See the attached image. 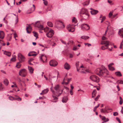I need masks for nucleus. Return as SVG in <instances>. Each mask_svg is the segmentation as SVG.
I'll use <instances>...</instances> for the list:
<instances>
[{
    "label": "nucleus",
    "mask_w": 123,
    "mask_h": 123,
    "mask_svg": "<svg viewBox=\"0 0 123 123\" xmlns=\"http://www.w3.org/2000/svg\"><path fill=\"white\" fill-rule=\"evenodd\" d=\"M34 26L35 27L38 28L40 30H44L45 32H48L50 30L49 29V28L47 27H46L45 28H44L43 26L40 24L39 21H37L35 23V24L34 25Z\"/></svg>",
    "instance_id": "nucleus-1"
},
{
    "label": "nucleus",
    "mask_w": 123,
    "mask_h": 123,
    "mask_svg": "<svg viewBox=\"0 0 123 123\" xmlns=\"http://www.w3.org/2000/svg\"><path fill=\"white\" fill-rule=\"evenodd\" d=\"M54 89L56 91V95L57 96H59L62 93V90H61L60 89V86L59 84H57L54 87Z\"/></svg>",
    "instance_id": "nucleus-2"
},
{
    "label": "nucleus",
    "mask_w": 123,
    "mask_h": 123,
    "mask_svg": "<svg viewBox=\"0 0 123 123\" xmlns=\"http://www.w3.org/2000/svg\"><path fill=\"white\" fill-rule=\"evenodd\" d=\"M90 79L93 81L96 82H98L99 81V78L95 75H92L90 77Z\"/></svg>",
    "instance_id": "nucleus-3"
},
{
    "label": "nucleus",
    "mask_w": 123,
    "mask_h": 123,
    "mask_svg": "<svg viewBox=\"0 0 123 123\" xmlns=\"http://www.w3.org/2000/svg\"><path fill=\"white\" fill-rule=\"evenodd\" d=\"M19 75L25 77L27 75V72L26 69H23L20 70L19 73Z\"/></svg>",
    "instance_id": "nucleus-4"
},
{
    "label": "nucleus",
    "mask_w": 123,
    "mask_h": 123,
    "mask_svg": "<svg viewBox=\"0 0 123 123\" xmlns=\"http://www.w3.org/2000/svg\"><path fill=\"white\" fill-rule=\"evenodd\" d=\"M99 72L100 74L99 75H102L105 74L108 75L109 74L108 71L105 68L103 70H100Z\"/></svg>",
    "instance_id": "nucleus-5"
},
{
    "label": "nucleus",
    "mask_w": 123,
    "mask_h": 123,
    "mask_svg": "<svg viewBox=\"0 0 123 123\" xmlns=\"http://www.w3.org/2000/svg\"><path fill=\"white\" fill-rule=\"evenodd\" d=\"M67 29L69 32H73L74 31L75 28L72 25H69L67 26Z\"/></svg>",
    "instance_id": "nucleus-6"
},
{
    "label": "nucleus",
    "mask_w": 123,
    "mask_h": 123,
    "mask_svg": "<svg viewBox=\"0 0 123 123\" xmlns=\"http://www.w3.org/2000/svg\"><path fill=\"white\" fill-rule=\"evenodd\" d=\"M81 28L83 30H88L90 28V27L89 25L85 24H83L81 25Z\"/></svg>",
    "instance_id": "nucleus-7"
},
{
    "label": "nucleus",
    "mask_w": 123,
    "mask_h": 123,
    "mask_svg": "<svg viewBox=\"0 0 123 123\" xmlns=\"http://www.w3.org/2000/svg\"><path fill=\"white\" fill-rule=\"evenodd\" d=\"M49 64L51 66L55 67L57 65L58 63L55 60H52L49 62Z\"/></svg>",
    "instance_id": "nucleus-8"
},
{
    "label": "nucleus",
    "mask_w": 123,
    "mask_h": 123,
    "mask_svg": "<svg viewBox=\"0 0 123 123\" xmlns=\"http://www.w3.org/2000/svg\"><path fill=\"white\" fill-rule=\"evenodd\" d=\"M54 34V31L52 30H50L46 33L47 36L49 37H51Z\"/></svg>",
    "instance_id": "nucleus-9"
},
{
    "label": "nucleus",
    "mask_w": 123,
    "mask_h": 123,
    "mask_svg": "<svg viewBox=\"0 0 123 123\" xmlns=\"http://www.w3.org/2000/svg\"><path fill=\"white\" fill-rule=\"evenodd\" d=\"M110 42L108 41H101V44L102 45L105 44V46L106 47L107 46L110 44Z\"/></svg>",
    "instance_id": "nucleus-10"
},
{
    "label": "nucleus",
    "mask_w": 123,
    "mask_h": 123,
    "mask_svg": "<svg viewBox=\"0 0 123 123\" xmlns=\"http://www.w3.org/2000/svg\"><path fill=\"white\" fill-rule=\"evenodd\" d=\"M58 25V26L59 27L63 28L64 27V25L63 24V23L61 21H57Z\"/></svg>",
    "instance_id": "nucleus-11"
},
{
    "label": "nucleus",
    "mask_w": 123,
    "mask_h": 123,
    "mask_svg": "<svg viewBox=\"0 0 123 123\" xmlns=\"http://www.w3.org/2000/svg\"><path fill=\"white\" fill-rule=\"evenodd\" d=\"M18 59L19 60H21L22 61H24L25 57L21 53H19L18 55Z\"/></svg>",
    "instance_id": "nucleus-12"
},
{
    "label": "nucleus",
    "mask_w": 123,
    "mask_h": 123,
    "mask_svg": "<svg viewBox=\"0 0 123 123\" xmlns=\"http://www.w3.org/2000/svg\"><path fill=\"white\" fill-rule=\"evenodd\" d=\"M82 15V17L84 19H86L88 18L89 17V15L88 14V12L87 13L86 12L85 14H81Z\"/></svg>",
    "instance_id": "nucleus-13"
},
{
    "label": "nucleus",
    "mask_w": 123,
    "mask_h": 123,
    "mask_svg": "<svg viewBox=\"0 0 123 123\" xmlns=\"http://www.w3.org/2000/svg\"><path fill=\"white\" fill-rule=\"evenodd\" d=\"M86 12H87V13L88 12V11L86 8H82L80 12V13L81 14H85Z\"/></svg>",
    "instance_id": "nucleus-14"
},
{
    "label": "nucleus",
    "mask_w": 123,
    "mask_h": 123,
    "mask_svg": "<svg viewBox=\"0 0 123 123\" xmlns=\"http://www.w3.org/2000/svg\"><path fill=\"white\" fill-rule=\"evenodd\" d=\"M91 9L92 10V11H91V13L92 15H95L98 12L97 10L93 9L92 8H91Z\"/></svg>",
    "instance_id": "nucleus-15"
},
{
    "label": "nucleus",
    "mask_w": 123,
    "mask_h": 123,
    "mask_svg": "<svg viewBox=\"0 0 123 123\" xmlns=\"http://www.w3.org/2000/svg\"><path fill=\"white\" fill-rule=\"evenodd\" d=\"M64 68L68 70L70 68V66L68 63L66 62L65 64Z\"/></svg>",
    "instance_id": "nucleus-16"
},
{
    "label": "nucleus",
    "mask_w": 123,
    "mask_h": 123,
    "mask_svg": "<svg viewBox=\"0 0 123 123\" xmlns=\"http://www.w3.org/2000/svg\"><path fill=\"white\" fill-rule=\"evenodd\" d=\"M56 97H57L56 96H55V95H54L53 94L52 95V97L53 98L54 100L52 101L53 102H56L57 101V100L58 99V98Z\"/></svg>",
    "instance_id": "nucleus-17"
},
{
    "label": "nucleus",
    "mask_w": 123,
    "mask_h": 123,
    "mask_svg": "<svg viewBox=\"0 0 123 123\" xmlns=\"http://www.w3.org/2000/svg\"><path fill=\"white\" fill-rule=\"evenodd\" d=\"M118 34L121 37L123 38V28L119 31Z\"/></svg>",
    "instance_id": "nucleus-18"
},
{
    "label": "nucleus",
    "mask_w": 123,
    "mask_h": 123,
    "mask_svg": "<svg viewBox=\"0 0 123 123\" xmlns=\"http://www.w3.org/2000/svg\"><path fill=\"white\" fill-rule=\"evenodd\" d=\"M4 37V33L2 31H0V38L3 39Z\"/></svg>",
    "instance_id": "nucleus-19"
},
{
    "label": "nucleus",
    "mask_w": 123,
    "mask_h": 123,
    "mask_svg": "<svg viewBox=\"0 0 123 123\" xmlns=\"http://www.w3.org/2000/svg\"><path fill=\"white\" fill-rule=\"evenodd\" d=\"M35 8H29L28 10V11L27 12V13H30L32 12L34 10Z\"/></svg>",
    "instance_id": "nucleus-20"
},
{
    "label": "nucleus",
    "mask_w": 123,
    "mask_h": 123,
    "mask_svg": "<svg viewBox=\"0 0 123 123\" xmlns=\"http://www.w3.org/2000/svg\"><path fill=\"white\" fill-rule=\"evenodd\" d=\"M68 100V98L67 97L64 96L63 97L62 100L63 103H66Z\"/></svg>",
    "instance_id": "nucleus-21"
},
{
    "label": "nucleus",
    "mask_w": 123,
    "mask_h": 123,
    "mask_svg": "<svg viewBox=\"0 0 123 123\" xmlns=\"http://www.w3.org/2000/svg\"><path fill=\"white\" fill-rule=\"evenodd\" d=\"M28 26V27H27L26 28V30L27 31V32L28 33H30L31 32L28 30V29L30 30H31L32 27L30 25H29Z\"/></svg>",
    "instance_id": "nucleus-22"
},
{
    "label": "nucleus",
    "mask_w": 123,
    "mask_h": 123,
    "mask_svg": "<svg viewBox=\"0 0 123 123\" xmlns=\"http://www.w3.org/2000/svg\"><path fill=\"white\" fill-rule=\"evenodd\" d=\"M4 53L8 56H10L11 55V53L9 52L5 51L4 52Z\"/></svg>",
    "instance_id": "nucleus-23"
},
{
    "label": "nucleus",
    "mask_w": 123,
    "mask_h": 123,
    "mask_svg": "<svg viewBox=\"0 0 123 123\" xmlns=\"http://www.w3.org/2000/svg\"><path fill=\"white\" fill-rule=\"evenodd\" d=\"M28 69L31 73H33L34 69L32 67L28 66Z\"/></svg>",
    "instance_id": "nucleus-24"
},
{
    "label": "nucleus",
    "mask_w": 123,
    "mask_h": 123,
    "mask_svg": "<svg viewBox=\"0 0 123 123\" xmlns=\"http://www.w3.org/2000/svg\"><path fill=\"white\" fill-rule=\"evenodd\" d=\"M4 83L5 85L7 86L9 83V81L7 79H5L4 80Z\"/></svg>",
    "instance_id": "nucleus-25"
},
{
    "label": "nucleus",
    "mask_w": 123,
    "mask_h": 123,
    "mask_svg": "<svg viewBox=\"0 0 123 123\" xmlns=\"http://www.w3.org/2000/svg\"><path fill=\"white\" fill-rule=\"evenodd\" d=\"M115 74L118 76H122V74L121 72L119 71H117L115 73Z\"/></svg>",
    "instance_id": "nucleus-26"
},
{
    "label": "nucleus",
    "mask_w": 123,
    "mask_h": 123,
    "mask_svg": "<svg viewBox=\"0 0 123 123\" xmlns=\"http://www.w3.org/2000/svg\"><path fill=\"white\" fill-rule=\"evenodd\" d=\"M81 38L82 39L86 40L89 38V37L88 36H82L81 37Z\"/></svg>",
    "instance_id": "nucleus-27"
},
{
    "label": "nucleus",
    "mask_w": 123,
    "mask_h": 123,
    "mask_svg": "<svg viewBox=\"0 0 123 123\" xmlns=\"http://www.w3.org/2000/svg\"><path fill=\"white\" fill-rule=\"evenodd\" d=\"M5 90V88L1 83H0V91H3Z\"/></svg>",
    "instance_id": "nucleus-28"
},
{
    "label": "nucleus",
    "mask_w": 123,
    "mask_h": 123,
    "mask_svg": "<svg viewBox=\"0 0 123 123\" xmlns=\"http://www.w3.org/2000/svg\"><path fill=\"white\" fill-rule=\"evenodd\" d=\"M50 90L52 92L53 94L55 95H55H56V92H55L53 89V86H52L51 87Z\"/></svg>",
    "instance_id": "nucleus-29"
},
{
    "label": "nucleus",
    "mask_w": 123,
    "mask_h": 123,
    "mask_svg": "<svg viewBox=\"0 0 123 123\" xmlns=\"http://www.w3.org/2000/svg\"><path fill=\"white\" fill-rule=\"evenodd\" d=\"M67 74H66L65 76V78L64 79V81L65 80H67L68 81V82L69 83L70 81L71 80V78H70L68 79L67 78Z\"/></svg>",
    "instance_id": "nucleus-30"
},
{
    "label": "nucleus",
    "mask_w": 123,
    "mask_h": 123,
    "mask_svg": "<svg viewBox=\"0 0 123 123\" xmlns=\"http://www.w3.org/2000/svg\"><path fill=\"white\" fill-rule=\"evenodd\" d=\"M15 96L17 97V98H15V100H17L18 101H20L21 100V98L18 96L15 95Z\"/></svg>",
    "instance_id": "nucleus-31"
},
{
    "label": "nucleus",
    "mask_w": 123,
    "mask_h": 123,
    "mask_svg": "<svg viewBox=\"0 0 123 123\" xmlns=\"http://www.w3.org/2000/svg\"><path fill=\"white\" fill-rule=\"evenodd\" d=\"M49 91L48 88H47L46 89H45L44 90L42 91L43 92V93L44 94L46 93Z\"/></svg>",
    "instance_id": "nucleus-32"
},
{
    "label": "nucleus",
    "mask_w": 123,
    "mask_h": 123,
    "mask_svg": "<svg viewBox=\"0 0 123 123\" xmlns=\"http://www.w3.org/2000/svg\"><path fill=\"white\" fill-rule=\"evenodd\" d=\"M16 66V67H17L18 68H20L21 66V64L19 62H18L17 63Z\"/></svg>",
    "instance_id": "nucleus-33"
},
{
    "label": "nucleus",
    "mask_w": 123,
    "mask_h": 123,
    "mask_svg": "<svg viewBox=\"0 0 123 123\" xmlns=\"http://www.w3.org/2000/svg\"><path fill=\"white\" fill-rule=\"evenodd\" d=\"M47 25L50 27H52L53 26V24L52 23L50 22H48L47 23Z\"/></svg>",
    "instance_id": "nucleus-34"
},
{
    "label": "nucleus",
    "mask_w": 123,
    "mask_h": 123,
    "mask_svg": "<svg viewBox=\"0 0 123 123\" xmlns=\"http://www.w3.org/2000/svg\"><path fill=\"white\" fill-rule=\"evenodd\" d=\"M9 99L11 100H15V98L13 97L10 96L8 97Z\"/></svg>",
    "instance_id": "nucleus-35"
},
{
    "label": "nucleus",
    "mask_w": 123,
    "mask_h": 123,
    "mask_svg": "<svg viewBox=\"0 0 123 123\" xmlns=\"http://www.w3.org/2000/svg\"><path fill=\"white\" fill-rule=\"evenodd\" d=\"M33 32L34 34V36L36 37V39H37L38 37L37 33L35 31H33Z\"/></svg>",
    "instance_id": "nucleus-36"
},
{
    "label": "nucleus",
    "mask_w": 123,
    "mask_h": 123,
    "mask_svg": "<svg viewBox=\"0 0 123 123\" xmlns=\"http://www.w3.org/2000/svg\"><path fill=\"white\" fill-rule=\"evenodd\" d=\"M33 52L35 53V52H31L28 53V55L29 56H34V54H31V53H33Z\"/></svg>",
    "instance_id": "nucleus-37"
},
{
    "label": "nucleus",
    "mask_w": 123,
    "mask_h": 123,
    "mask_svg": "<svg viewBox=\"0 0 123 123\" xmlns=\"http://www.w3.org/2000/svg\"><path fill=\"white\" fill-rule=\"evenodd\" d=\"M109 69L113 71L115 70V68L113 67L109 66L108 67Z\"/></svg>",
    "instance_id": "nucleus-38"
},
{
    "label": "nucleus",
    "mask_w": 123,
    "mask_h": 123,
    "mask_svg": "<svg viewBox=\"0 0 123 123\" xmlns=\"http://www.w3.org/2000/svg\"><path fill=\"white\" fill-rule=\"evenodd\" d=\"M43 3L45 5H47L48 4V2L47 0H43Z\"/></svg>",
    "instance_id": "nucleus-39"
},
{
    "label": "nucleus",
    "mask_w": 123,
    "mask_h": 123,
    "mask_svg": "<svg viewBox=\"0 0 123 123\" xmlns=\"http://www.w3.org/2000/svg\"><path fill=\"white\" fill-rule=\"evenodd\" d=\"M76 18L75 17H74L73 19L72 20V22H74L75 23L76 22Z\"/></svg>",
    "instance_id": "nucleus-40"
},
{
    "label": "nucleus",
    "mask_w": 123,
    "mask_h": 123,
    "mask_svg": "<svg viewBox=\"0 0 123 123\" xmlns=\"http://www.w3.org/2000/svg\"><path fill=\"white\" fill-rule=\"evenodd\" d=\"M97 93V91L96 90H94L93 92L92 93V94H93L94 95H96Z\"/></svg>",
    "instance_id": "nucleus-41"
},
{
    "label": "nucleus",
    "mask_w": 123,
    "mask_h": 123,
    "mask_svg": "<svg viewBox=\"0 0 123 123\" xmlns=\"http://www.w3.org/2000/svg\"><path fill=\"white\" fill-rule=\"evenodd\" d=\"M113 12V11H111L109 13V17L110 18L111 17V16L112 15V13Z\"/></svg>",
    "instance_id": "nucleus-42"
},
{
    "label": "nucleus",
    "mask_w": 123,
    "mask_h": 123,
    "mask_svg": "<svg viewBox=\"0 0 123 123\" xmlns=\"http://www.w3.org/2000/svg\"><path fill=\"white\" fill-rule=\"evenodd\" d=\"M100 97V95H98L96 97V98H95V100L96 101H97L98 100V99Z\"/></svg>",
    "instance_id": "nucleus-43"
},
{
    "label": "nucleus",
    "mask_w": 123,
    "mask_h": 123,
    "mask_svg": "<svg viewBox=\"0 0 123 123\" xmlns=\"http://www.w3.org/2000/svg\"><path fill=\"white\" fill-rule=\"evenodd\" d=\"M105 16H103L102 18V19H101V23H102L105 20Z\"/></svg>",
    "instance_id": "nucleus-44"
},
{
    "label": "nucleus",
    "mask_w": 123,
    "mask_h": 123,
    "mask_svg": "<svg viewBox=\"0 0 123 123\" xmlns=\"http://www.w3.org/2000/svg\"><path fill=\"white\" fill-rule=\"evenodd\" d=\"M79 62H77L76 63V66L77 68H78L79 65Z\"/></svg>",
    "instance_id": "nucleus-45"
},
{
    "label": "nucleus",
    "mask_w": 123,
    "mask_h": 123,
    "mask_svg": "<svg viewBox=\"0 0 123 123\" xmlns=\"http://www.w3.org/2000/svg\"><path fill=\"white\" fill-rule=\"evenodd\" d=\"M44 56L43 55H41V56H40V59L41 61L43 62H44L43 60V59H42V57Z\"/></svg>",
    "instance_id": "nucleus-46"
},
{
    "label": "nucleus",
    "mask_w": 123,
    "mask_h": 123,
    "mask_svg": "<svg viewBox=\"0 0 123 123\" xmlns=\"http://www.w3.org/2000/svg\"><path fill=\"white\" fill-rule=\"evenodd\" d=\"M10 60L13 62L15 61H16V57H14L12 58Z\"/></svg>",
    "instance_id": "nucleus-47"
},
{
    "label": "nucleus",
    "mask_w": 123,
    "mask_h": 123,
    "mask_svg": "<svg viewBox=\"0 0 123 123\" xmlns=\"http://www.w3.org/2000/svg\"><path fill=\"white\" fill-rule=\"evenodd\" d=\"M100 111L101 112L103 113L106 111V110L105 109L104 110L103 109H101Z\"/></svg>",
    "instance_id": "nucleus-48"
},
{
    "label": "nucleus",
    "mask_w": 123,
    "mask_h": 123,
    "mask_svg": "<svg viewBox=\"0 0 123 123\" xmlns=\"http://www.w3.org/2000/svg\"><path fill=\"white\" fill-rule=\"evenodd\" d=\"M101 49L103 50H105L106 49V48H105V46H102L101 47Z\"/></svg>",
    "instance_id": "nucleus-49"
},
{
    "label": "nucleus",
    "mask_w": 123,
    "mask_h": 123,
    "mask_svg": "<svg viewBox=\"0 0 123 123\" xmlns=\"http://www.w3.org/2000/svg\"><path fill=\"white\" fill-rule=\"evenodd\" d=\"M118 114V113L117 112H114L113 113V115L114 116H116Z\"/></svg>",
    "instance_id": "nucleus-50"
},
{
    "label": "nucleus",
    "mask_w": 123,
    "mask_h": 123,
    "mask_svg": "<svg viewBox=\"0 0 123 123\" xmlns=\"http://www.w3.org/2000/svg\"><path fill=\"white\" fill-rule=\"evenodd\" d=\"M116 119L117 120V121L119 123H121V121L119 118L117 117L116 118Z\"/></svg>",
    "instance_id": "nucleus-51"
},
{
    "label": "nucleus",
    "mask_w": 123,
    "mask_h": 123,
    "mask_svg": "<svg viewBox=\"0 0 123 123\" xmlns=\"http://www.w3.org/2000/svg\"><path fill=\"white\" fill-rule=\"evenodd\" d=\"M64 88L65 89H66L67 91H69V89L68 87L65 86L64 87Z\"/></svg>",
    "instance_id": "nucleus-52"
},
{
    "label": "nucleus",
    "mask_w": 123,
    "mask_h": 123,
    "mask_svg": "<svg viewBox=\"0 0 123 123\" xmlns=\"http://www.w3.org/2000/svg\"><path fill=\"white\" fill-rule=\"evenodd\" d=\"M70 87H71L70 90L73 91V89L74 88V87L72 86V84H71Z\"/></svg>",
    "instance_id": "nucleus-53"
},
{
    "label": "nucleus",
    "mask_w": 123,
    "mask_h": 123,
    "mask_svg": "<svg viewBox=\"0 0 123 123\" xmlns=\"http://www.w3.org/2000/svg\"><path fill=\"white\" fill-rule=\"evenodd\" d=\"M106 119L105 117L104 116L102 117V120H106Z\"/></svg>",
    "instance_id": "nucleus-54"
},
{
    "label": "nucleus",
    "mask_w": 123,
    "mask_h": 123,
    "mask_svg": "<svg viewBox=\"0 0 123 123\" xmlns=\"http://www.w3.org/2000/svg\"><path fill=\"white\" fill-rule=\"evenodd\" d=\"M13 35H14V37L15 38L16 37H17V35L16 33H14L13 34Z\"/></svg>",
    "instance_id": "nucleus-55"
},
{
    "label": "nucleus",
    "mask_w": 123,
    "mask_h": 123,
    "mask_svg": "<svg viewBox=\"0 0 123 123\" xmlns=\"http://www.w3.org/2000/svg\"><path fill=\"white\" fill-rule=\"evenodd\" d=\"M123 102V100H120V101H119V104L120 105H121L122 104Z\"/></svg>",
    "instance_id": "nucleus-56"
},
{
    "label": "nucleus",
    "mask_w": 123,
    "mask_h": 123,
    "mask_svg": "<svg viewBox=\"0 0 123 123\" xmlns=\"http://www.w3.org/2000/svg\"><path fill=\"white\" fill-rule=\"evenodd\" d=\"M102 39L103 40H104L106 39V37H105L104 36H103L102 37Z\"/></svg>",
    "instance_id": "nucleus-57"
},
{
    "label": "nucleus",
    "mask_w": 123,
    "mask_h": 123,
    "mask_svg": "<svg viewBox=\"0 0 123 123\" xmlns=\"http://www.w3.org/2000/svg\"><path fill=\"white\" fill-rule=\"evenodd\" d=\"M122 46H123V44L122 43V42H121L120 44V49H121L122 48Z\"/></svg>",
    "instance_id": "nucleus-58"
},
{
    "label": "nucleus",
    "mask_w": 123,
    "mask_h": 123,
    "mask_svg": "<svg viewBox=\"0 0 123 123\" xmlns=\"http://www.w3.org/2000/svg\"><path fill=\"white\" fill-rule=\"evenodd\" d=\"M109 120V119L108 118H107L106 119V120L105 121H104V122H102V123H104V122H106L108 121Z\"/></svg>",
    "instance_id": "nucleus-59"
},
{
    "label": "nucleus",
    "mask_w": 123,
    "mask_h": 123,
    "mask_svg": "<svg viewBox=\"0 0 123 123\" xmlns=\"http://www.w3.org/2000/svg\"><path fill=\"white\" fill-rule=\"evenodd\" d=\"M61 42L62 43H63L64 44H65V45H66V43L64 41H63V40H61Z\"/></svg>",
    "instance_id": "nucleus-60"
},
{
    "label": "nucleus",
    "mask_w": 123,
    "mask_h": 123,
    "mask_svg": "<svg viewBox=\"0 0 123 123\" xmlns=\"http://www.w3.org/2000/svg\"><path fill=\"white\" fill-rule=\"evenodd\" d=\"M73 57V55L72 54H69V57L70 58H72Z\"/></svg>",
    "instance_id": "nucleus-61"
},
{
    "label": "nucleus",
    "mask_w": 123,
    "mask_h": 123,
    "mask_svg": "<svg viewBox=\"0 0 123 123\" xmlns=\"http://www.w3.org/2000/svg\"><path fill=\"white\" fill-rule=\"evenodd\" d=\"M113 64H114V63H111L108 65V67L109 66V67L110 66H111V65H113Z\"/></svg>",
    "instance_id": "nucleus-62"
},
{
    "label": "nucleus",
    "mask_w": 123,
    "mask_h": 123,
    "mask_svg": "<svg viewBox=\"0 0 123 123\" xmlns=\"http://www.w3.org/2000/svg\"><path fill=\"white\" fill-rule=\"evenodd\" d=\"M120 81L119 82V83L123 84V81L122 80H120L119 81Z\"/></svg>",
    "instance_id": "nucleus-63"
},
{
    "label": "nucleus",
    "mask_w": 123,
    "mask_h": 123,
    "mask_svg": "<svg viewBox=\"0 0 123 123\" xmlns=\"http://www.w3.org/2000/svg\"><path fill=\"white\" fill-rule=\"evenodd\" d=\"M121 113L123 114V107H122V110L121 111Z\"/></svg>",
    "instance_id": "nucleus-64"
}]
</instances>
